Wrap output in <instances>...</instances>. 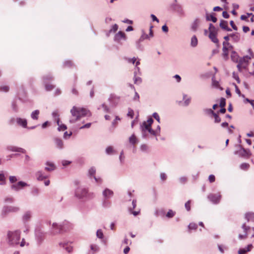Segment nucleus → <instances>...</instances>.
<instances>
[{
	"instance_id": "nucleus-9",
	"label": "nucleus",
	"mask_w": 254,
	"mask_h": 254,
	"mask_svg": "<svg viewBox=\"0 0 254 254\" xmlns=\"http://www.w3.org/2000/svg\"><path fill=\"white\" fill-rule=\"evenodd\" d=\"M233 46L228 42H223L222 56L225 60L228 58L229 51L232 50Z\"/></svg>"
},
{
	"instance_id": "nucleus-6",
	"label": "nucleus",
	"mask_w": 254,
	"mask_h": 254,
	"mask_svg": "<svg viewBox=\"0 0 254 254\" xmlns=\"http://www.w3.org/2000/svg\"><path fill=\"white\" fill-rule=\"evenodd\" d=\"M34 233L37 244L38 245H41L45 239L46 233L43 231L40 228L37 227L35 229Z\"/></svg>"
},
{
	"instance_id": "nucleus-30",
	"label": "nucleus",
	"mask_w": 254,
	"mask_h": 254,
	"mask_svg": "<svg viewBox=\"0 0 254 254\" xmlns=\"http://www.w3.org/2000/svg\"><path fill=\"white\" fill-rule=\"evenodd\" d=\"M129 142L130 144L134 145L138 143V141L135 135L132 134L129 138Z\"/></svg>"
},
{
	"instance_id": "nucleus-62",
	"label": "nucleus",
	"mask_w": 254,
	"mask_h": 254,
	"mask_svg": "<svg viewBox=\"0 0 254 254\" xmlns=\"http://www.w3.org/2000/svg\"><path fill=\"white\" fill-rule=\"evenodd\" d=\"M212 85L216 88H218L219 86V83L218 81L214 80L212 81Z\"/></svg>"
},
{
	"instance_id": "nucleus-48",
	"label": "nucleus",
	"mask_w": 254,
	"mask_h": 254,
	"mask_svg": "<svg viewBox=\"0 0 254 254\" xmlns=\"http://www.w3.org/2000/svg\"><path fill=\"white\" fill-rule=\"evenodd\" d=\"M142 82L141 78L139 77H136L134 76V83L135 84H140Z\"/></svg>"
},
{
	"instance_id": "nucleus-52",
	"label": "nucleus",
	"mask_w": 254,
	"mask_h": 254,
	"mask_svg": "<svg viewBox=\"0 0 254 254\" xmlns=\"http://www.w3.org/2000/svg\"><path fill=\"white\" fill-rule=\"evenodd\" d=\"M226 105V100L225 98H222L221 99H220V106L221 107V108H223L225 107Z\"/></svg>"
},
{
	"instance_id": "nucleus-2",
	"label": "nucleus",
	"mask_w": 254,
	"mask_h": 254,
	"mask_svg": "<svg viewBox=\"0 0 254 254\" xmlns=\"http://www.w3.org/2000/svg\"><path fill=\"white\" fill-rule=\"evenodd\" d=\"M70 113L72 117L69 121L70 124L75 123L82 117L91 116L89 110L83 107H77L75 106L70 110Z\"/></svg>"
},
{
	"instance_id": "nucleus-19",
	"label": "nucleus",
	"mask_w": 254,
	"mask_h": 254,
	"mask_svg": "<svg viewBox=\"0 0 254 254\" xmlns=\"http://www.w3.org/2000/svg\"><path fill=\"white\" fill-rule=\"evenodd\" d=\"M17 125L23 128L27 127V121L26 119L17 117L16 118Z\"/></svg>"
},
{
	"instance_id": "nucleus-35",
	"label": "nucleus",
	"mask_w": 254,
	"mask_h": 254,
	"mask_svg": "<svg viewBox=\"0 0 254 254\" xmlns=\"http://www.w3.org/2000/svg\"><path fill=\"white\" fill-rule=\"evenodd\" d=\"M96 173V169L94 167H91L88 170V175L90 177H93L94 178V176H95Z\"/></svg>"
},
{
	"instance_id": "nucleus-39",
	"label": "nucleus",
	"mask_w": 254,
	"mask_h": 254,
	"mask_svg": "<svg viewBox=\"0 0 254 254\" xmlns=\"http://www.w3.org/2000/svg\"><path fill=\"white\" fill-rule=\"evenodd\" d=\"M199 20L198 19H196L192 24L191 29L194 31L196 30V29L197 28Z\"/></svg>"
},
{
	"instance_id": "nucleus-20",
	"label": "nucleus",
	"mask_w": 254,
	"mask_h": 254,
	"mask_svg": "<svg viewBox=\"0 0 254 254\" xmlns=\"http://www.w3.org/2000/svg\"><path fill=\"white\" fill-rule=\"evenodd\" d=\"M221 197L220 193L210 194L208 195L209 199L214 203H218L220 200Z\"/></svg>"
},
{
	"instance_id": "nucleus-47",
	"label": "nucleus",
	"mask_w": 254,
	"mask_h": 254,
	"mask_svg": "<svg viewBox=\"0 0 254 254\" xmlns=\"http://www.w3.org/2000/svg\"><path fill=\"white\" fill-rule=\"evenodd\" d=\"M90 249L92 251H93L94 253L96 252L99 251V247L98 246L96 245H91Z\"/></svg>"
},
{
	"instance_id": "nucleus-8",
	"label": "nucleus",
	"mask_w": 254,
	"mask_h": 254,
	"mask_svg": "<svg viewBox=\"0 0 254 254\" xmlns=\"http://www.w3.org/2000/svg\"><path fill=\"white\" fill-rule=\"evenodd\" d=\"M209 38L211 40V41L213 42L218 44L219 43V40L216 37L217 30L214 26L212 24H209Z\"/></svg>"
},
{
	"instance_id": "nucleus-7",
	"label": "nucleus",
	"mask_w": 254,
	"mask_h": 254,
	"mask_svg": "<svg viewBox=\"0 0 254 254\" xmlns=\"http://www.w3.org/2000/svg\"><path fill=\"white\" fill-rule=\"evenodd\" d=\"M20 210L19 207L10 205H4L1 210V215L2 218L5 217L9 213H16Z\"/></svg>"
},
{
	"instance_id": "nucleus-34",
	"label": "nucleus",
	"mask_w": 254,
	"mask_h": 254,
	"mask_svg": "<svg viewBox=\"0 0 254 254\" xmlns=\"http://www.w3.org/2000/svg\"><path fill=\"white\" fill-rule=\"evenodd\" d=\"M31 193L33 196H37L40 193V190L37 188H33L31 190Z\"/></svg>"
},
{
	"instance_id": "nucleus-49",
	"label": "nucleus",
	"mask_w": 254,
	"mask_h": 254,
	"mask_svg": "<svg viewBox=\"0 0 254 254\" xmlns=\"http://www.w3.org/2000/svg\"><path fill=\"white\" fill-rule=\"evenodd\" d=\"M127 116L128 117L130 118L131 119L133 118V117H134V112H133V111L132 109H128Z\"/></svg>"
},
{
	"instance_id": "nucleus-44",
	"label": "nucleus",
	"mask_w": 254,
	"mask_h": 254,
	"mask_svg": "<svg viewBox=\"0 0 254 254\" xmlns=\"http://www.w3.org/2000/svg\"><path fill=\"white\" fill-rule=\"evenodd\" d=\"M9 182L11 184H14V183L17 182V178L14 176H10L9 178Z\"/></svg>"
},
{
	"instance_id": "nucleus-28",
	"label": "nucleus",
	"mask_w": 254,
	"mask_h": 254,
	"mask_svg": "<svg viewBox=\"0 0 254 254\" xmlns=\"http://www.w3.org/2000/svg\"><path fill=\"white\" fill-rule=\"evenodd\" d=\"M245 218L249 221H254V213L253 212H247L245 214Z\"/></svg>"
},
{
	"instance_id": "nucleus-61",
	"label": "nucleus",
	"mask_w": 254,
	"mask_h": 254,
	"mask_svg": "<svg viewBox=\"0 0 254 254\" xmlns=\"http://www.w3.org/2000/svg\"><path fill=\"white\" fill-rule=\"evenodd\" d=\"M5 180V176H4V174L3 173V172L1 171L0 173V182L4 181Z\"/></svg>"
},
{
	"instance_id": "nucleus-36",
	"label": "nucleus",
	"mask_w": 254,
	"mask_h": 254,
	"mask_svg": "<svg viewBox=\"0 0 254 254\" xmlns=\"http://www.w3.org/2000/svg\"><path fill=\"white\" fill-rule=\"evenodd\" d=\"M215 13L210 14L209 15H207L206 19L208 21L211 20L213 22H216L217 21V18L214 15Z\"/></svg>"
},
{
	"instance_id": "nucleus-15",
	"label": "nucleus",
	"mask_w": 254,
	"mask_h": 254,
	"mask_svg": "<svg viewBox=\"0 0 254 254\" xmlns=\"http://www.w3.org/2000/svg\"><path fill=\"white\" fill-rule=\"evenodd\" d=\"M54 144L56 148L59 150H63L64 148V145L63 140L58 137L53 138Z\"/></svg>"
},
{
	"instance_id": "nucleus-17",
	"label": "nucleus",
	"mask_w": 254,
	"mask_h": 254,
	"mask_svg": "<svg viewBox=\"0 0 254 254\" xmlns=\"http://www.w3.org/2000/svg\"><path fill=\"white\" fill-rule=\"evenodd\" d=\"M62 231L63 232H65L70 231L73 228V225L67 221H64L62 223Z\"/></svg>"
},
{
	"instance_id": "nucleus-25",
	"label": "nucleus",
	"mask_w": 254,
	"mask_h": 254,
	"mask_svg": "<svg viewBox=\"0 0 254 254\" xmlns=\"http://www.w3.org/2000/svg\"><path fill=\"white\" fill-rule=\"evenodd\" d=\"M96 236L98 238L100 239L101 242L105 244L106 241L104 239V234L102 230L101 229H98L96 232Z\"/></svg>"
},
{
	"instance_id": "nucleus-54",
	"label": "nucleus",
	"mask_w": 254,
	"mask_h": 254,
	"mask_svg": "<svg viewBox=\"0 0 254 254\" xmlns=\"http://www.w3.org/2000/svg\"><path fill=\"white\" fill-rule=\"evenodd\" d=\"M121 121V119L119 117H116L115 120L114 122L112 123V124L114 126L116 127L118 125V122Z\"/></svg>"
},
{
	"instance_id": "nucleus-63",
	"label": "nucleus",
	"mask_w": 254,
	"mask_h": 254,
	"mask_svg": "<svg viewBox=\"0 0 254 254\" xmlns=\"http://www.w3.org/2000/svg\"><path fill=\"white\" fill-rule=\"evenodd\" d=\"M127 61L128 63H132V64H135V62H136V59L135 58H133L132 59H127Z\"/></svg>"
},
{
	"instance_id": "nucleus-24",
	"label": "nucleus",
	"mask_w": 254,
	"mask_h": 254,
	"mask_svg": "<svg viewBox=\"0 0 254 254\" xmlns=\"http://www.w3.org/2000/svg\"><path fill=\"white\" fill-rule=\"evenodd\" d=\"M253 248V245L250 244L247 248L240 249L238 251V253L239 254H245L246 253L251 251Z\"/></svg>"
},
{
	"instance_id": "nucleus-11",
	"label": "nucleus",
	"mask_w": 254,
	"mask_h": 254,
	"mask_svg": "<svg viewBox=\"0 0 254 254\" xmlns=\"http://www.w3.org/2000/svg\"><path fill=\"white\" fill-rule=\"evenodd\" d=\"M250 59V58L247 56L239 60L237 67L239 71H241L242 69L246 68L247 67Z\"/></svg>"
},
{
	"instance_id": "nucleus-22",
	"label": "nucleus",
	"mask_w": 254,
	"mask_h": 254,
	"mask_svg": "<svg viewBox=\"0 0 254 254\" xmlns=\"http://www.w3.org/2000/svg\"><path fill=\"white\" fill-rule=\"evenodd\" d=\"M32 215V212L31 211H26L23 215L22 217V221L24 223H26L30 220Z\"/></svg>"
},
{
	"instance_id": "nucleus-57",
	"label": "nucleus",
	"mask_w": 254,
	"mask_h": 254,
	"mask_svg": "<svg viewBox=\"0 0 254 254\" xmlns=\"http://www.w3.org/2000/svg\"><path fill=\"white\" fill-rule=\"evenodd\" d=\"M210 183H213L215 181V177L213 175H210L208 177Z\"/></svg>"
},
{
	"instance_id": "nucleus-10",
	"label": "nucleus",
	"mask_w": 254,
	"mask_h": 254,
	"mask_svg": "<svg viewBox=\"0 0 254 254\" xmlns=\"http://www.w3.org/2000/svg\"><path fill=\"white\" fill-rule=\"evenodd\" d=\"M153 121L152 118L149 119L147 121L144 122L142 126V130L143 131H148L150 134L152 135L155 134V132L154 130L152 129L151 127V126L153 123Z\"/></svg>"
},
{
	"instance_id": "nucleus-40",
	"label": "nucleus",
	"mask_w": 254,
	"mask_h": 254,
	"mask_svg": "<svg viewBox=\"0 0 254 254\" xmlns=\"http://www.w3.org/2000/svg\"><path fill=\"white\" fill-rule=\"evenodd\" d=\"M197 44V39L195 36H193L191 39V45L193 47H195Z\"/></svg>"
},
{
	"instance_id": "nucleus-53",
	"label": "nucleus",
	"mask_w": 254,
	"mask_h": 254,
	"mask_svg": "<svg viewBox=\"0 0 254 254\" xmlns=\"http://www.w3.org/2000/svg\"><path fill=\"white\" fill-rule=\"evenodd\" d=\"M72 134V133L71 131H70L69 133L67 132V131H65L64 134V138L65 139H67L71 136Z\"/></svg>"
},
{
	"instance_id": "nucleus-33",
	"label": "nucleus",
	"mask_w": 254,
	"mask_h": 254,
	"mask_svg": "<svg viewBox=\"0 0 254 254\" xmlns=\"http://www.w3.org/2000/svg\"><path fill=\"white\" fill-rule=\"evenodd\" d=\"M11 108L13 111L14 113H18L19 112V108L16 104V103L15 101H13L11 103Z\"/></svg>"
},
{
	"instance_id": "nucleus-12",
	"label": "nucleus",
	"mask_w": 254,
	"mask_h": 254,
	"mask_svg": "<svg viewBox=\"0 0 254 254\" xmlns=\"http://www.w3.org/2000/svg\"><path fill=\"white\" fill-rule=\"evenodd\" d=\"M62 224L53 223L50 230V234L52 235H56L58 234L62 233Z\"/></svg>"
},
{
	"instance_id": "nucleus-27",
	"label": "nucleus",
	"mask_w": 254,
	"mask_h": 254,
	"mask_svg": "<svg viewBox=\"0 0 254 254\" xmlns=\"http://www.w3.org/2000/svg\"><path fill=\"white\" fill-rule=\"evenodd\" d=\"M54 79V77L51 74H48L43 76L42 80L43 83H48Z\"/></svg>"
},
{
	"instance_id": "nucleus-3",
	"label": "nucleus",
	"mask_w": 254,
	"mask_h": 254,
	"mask_svg": "<svg viewBox=\"0 0 254 254\" xmlns=\"http://www.w3.org/2000/svg\"><path fill=\"white\" fill-rule=\"evenodd\" d=\"M20 234V230L8 231L7 234V240L8 245L13 247L19 245Z\"/></svg>"
},
{
	"instance_id": "nucleus-60",
	"label": "nucleus",
	"mask_w": 254,
	"mask_h": 254,
	"mask_svg": "<svg viewBox=\"0 0 254 254\" xmlns=\"http://www.w3.org/2000/svg\"><path fill=\"white\" fill-rule=\"evenodd\" d=\"M101 106L103 108L105 112H108L109 111V108L107 107L105 104H102Z\"/></svg>"
},
{
	"instance_id": "nucleus-64",
	"label": "nucleus",
	"mask_w": 254,
	"mask_h": 254,
	"mask_svg": "<svg viewBox=\"0 0 254 254\" xmlns=\"http://www.w3.org/2000/svg\"><path fill=\"white\" fill-rule=\"evenodd\" d=\"M140 149L142 151H146L148 149V146L146 144H142L140 146Z\"/></svg>"
},
{
	"instance_id": "nucleus-18",
	"label": "nucleus",
	"mask_w": 254,
	"mask_h": 254,
	"mask_svg": "<svg viewBox=\"0 0 254 254\" xmlns=\"http://www.w3.org/2000/svg\"><path fill=\"white\" fill-rule=\"evenodd\" d=\"M6 149L8 151H12V152H21L22 153H25L26 152V151L25 149H24L22 148L18 147L17 146H11V145L8 146L6 147Z\"/></svg>"
},
{
	"instance_id": "nucleus-4",
	"label": "nucleus",
	"mask_w": 254,
	"mask_h": 254,
	"mask_svg": "<svg viewBox=\"0 0 254 254\" xmlns=\"http://www.w3.org/2000/svg\"><path fill=\"white\" fill-rule=\"evenodd\" d=\"M242 232H240L238 238L240 240H245L247 239L249 235H251V237H254V227H250L243 224L242 226Z\"/></svg>"
},
{
	"instance_id": "nucleus-16",
	"label": "nucleus",
	"mask_w": 254,
	"mask_h": 254,
	"mask_svg": "<svg viewBox=\"0 0 254 254\" xmlns=\"http://www.w3.org/2000/svg\"><path fill=\"white\" fill-rule=\"evenodd\" d=\"M59 245L61 248L65 250L68 253L70 254L72 253L73 248L69 242H60Z\"/></svg>"
},
{
	"instance_id": "nucleus-46",
	"label": "nucleus",
	"mask_w": 254,
	"mask_h": 254,
	"mask_svg": "<svg viewBox=\"0 0 254 254\" xmlns=\"http://www.w3.org/2000/svg\"><path fill=\"white\" fill-rule=\"evenodd\" d=\"M213 116L215 119V123H219L221 122V118L219 117L217 114L215 113L214 114Z\"/></svg>"
},
{
	"instance_id": "nucleus-58",
	"label": "nucleus",
	"mask_w": 254,
	"mask_h": 254,
	"mask_svg": "<svg viewBox=\"0 0 254 254\" xmlns=\"http://www.w3.org/2000/svg\"><path fill=\"white\" fill-rule=\"evenodd\" d=\"M91 123H87L85 125L80 127L79 128L83 129V128H89L91 127Z\"/></svg>"
},
{
	"instance_id": "nucleus-37",
	"label": "nucleus",
	"mask_w": 254,
	"mask_h": 254,
	"mask_svg": "<svg viewBox=\"0 0 254 254\" xmlns=\"http://www.w3.org/2000/svg\"><path fill=\"white\" fill-rule=\"evenodd\" d=\"M44 84L45 85V89L47 91H51L55 88V86L52 84H48V83Z\"/></svg>"
},
{
	"instance_id": "nucleus-38",
	"label": "nucleus",
	"mask_w": 254,
	"mask_h": 254,
	"mask_svg": "<svg viewBox=\"0 0 254 254\" xmlns=\"http://www.w3.org/2000/svg\"><path fill=\"white\" fill-rule=\"evenodd\" d=\"M58 130L59 131L64 130L67 129V127L64 124H60V122H59Z\"/></svg>"
},
{
	"instance_id": "nucleus-41",
	"label": "nucleus",
	"mask_w": 254,
	"mask_h": 254,
	"mask_svg": "<svg viewBox=\"0 0 254 254\" xmlns=\"http://www.w3.org/2000/svg\"><path fill=\"white\" fill-rule=\"evenodd\" d=\"M14 199L12 197H6L4 198V202L7 203H12L14 202Z\"/></svg>"
},
{
	"instance_id": "nucleus-26",
	"label": "nucleus",
	"mask_w": 254,
	"mask_h": 254,
	"mask_svg": "<svg viewBox=\"0 0 254 254\" xmlns=\"http://www.w3.org/2000/svg\"><path fill=\"white\" fill-rule=\"evenodd\" d=\"M40 111L35 110L32 112L30 115L31 119L33 120H38L39 119Z\"/></svg>"
},
{
	"instance_id": "nucleus-29",
	"label": "nucleus",
	"mask_w": 254,
	"mask_h": 254,
	"mask_svg": "<svg viewBox=\"0 0 254 254\" xmlns=\"http://www.w3.org/2000/svg\"><path fill=\"white\" fill-rule=\"evenodd\" d=\"M220 26L221 28L226 30V31H231V29L229 28L228 26V23L227 21L224 20H222L220 23Z\"/></svg>"
},
{
	"instance_id": "nucleus-50",
	"label": "nucleus",
	"mask_w": 254,
	"mask_h": 254,
	"mask_svg": "<svg viewBox=\"0 0 254 254\" xmlns=\"http://www.w3.org/2000/svg\"><path fill=\"white\" fill-rule=\"evenodd\" d=\"M64 66L65 67H70L72 65V62L71 61H66L64 63Z\"/></svg>"
},
{
	"instance_id": "nucleus-42",
	"label": "nucleus",
	"mask_w": 254,
	"mask_h": 254,
	"mask_svg": "<svg viewBox=\"0 0 254 254\" xmlns=\"http://www.w3.org/2000/svg\"><path fill=\"white\" fill-rule=\"evenodd\" d=\"M175 214V212L172 210L170 209L168 211L166 214V216L168 218H172L174 216Z\"/></svg>"
},
{
	"instance_id": "nucleus-13",
	"label": "nucleus",
	"mask_w": 254,
	"mask_h": 254,
	"mask_svg": "<svg viewBox=\"0 0 254 254\" xmlns=\"http://www.w3.org/2000/svg\"><path fill=\"white\" fill-rule=\"evenodd\" d=\"M28 186H29V185L27 183L23 181H19L16 184H12L10 186V189L15 191H18L24 187Z\"/></svg>"
},
{
	"instance_id": "nucleus-45",
	"label": "nucleus",
	"mask_w": 254,
	"mask_h": 254,
	"mask_svg": "<svg viewBox=\"0 0 254 254\" xmlns=\"http://www.w3.org/2000/svg\"><path fill=\"white\" fill-rule=\"evenodd\" d=\"M197 228V224L194 223H190V225H189V229L190 230H196Z\"/></svg>"
},
{
	"instance_id": "nucleus-59",
	"label": "nucleus",
	"mask_w": 254,
	"mask_h": 254,
	"mask_svg": "<svg viewBox=\"0 0 254 254\" xmlns=\"http://www.w3.org/2000/svg\"><path fill=\"white\" fill-rule=\"evenodd\" d=\"M206 113L208 115H211L212 116H213L214 114H215V113L211 109H206L205 110Z\"/></svg>"
},
{
	"instance_id": "nucleus-32",
	"label": "nucleus",
	"mask_w": 254,
	"mask_h": 254,
	"mask_svg": "<svg viewBox=\"0 0 254 254\" xmlns=\"http://www.w3.org/2000/svg\"><path fill=\"white\" fill-rule=\"evenodd\" d=\"M53 118L54 120L57 122V124H59V122H60V119L59 118V115L57 111H54L52 113Z\"/></svg>"
},
{
	"instance_id": "nucleus-51",
	"label": "nucleus",
	"mask_w": 254,
	"mask_h": 254,
	"mask_svg": "<svg viewBox=\"0 0 254 254\" xmlns=\"http://www.w3.org/2000/svg\"><path fill=\"white\" fill-rule=\"evenodd\" d=\"M9 90V87L6 85L0 87V91L3 92H8Z\"/></svg>"
},
{
	"instance_id": "nucleus-21",
	"label": "nucleus",
	"mask_w": 254,
	"mask_h": 254,
	"mask_svg": "<svg viewBox=\"0 0 254 254\" xmlns=\"http://www.w3.org/2000/svg\"><path fill=\"white\" fill-rule=\"evenodd\" d=\"M35 176L37 180L39 181H42L49 177L48 175H46L42 171H39L37 172L35 174Z\"/></svg>"
},
{
	"instance_id": "nucleus-1",
	"label": "nucleus",
	"mask_w": 254,
	"mask_h": 254,
	"mask_svg": "<svg viewBox=\"0 0 254 254\" xmlns=\"http://www.w3.org/2000/svg\"><path fill=\"white\" fill-rule=\"evenodd\" d=\"M74 185V196L78 199H90L94 197L93 193H89L88 188L80 185V182L77 180L73 182Z\"/></svg>"
},
{
	"instance_id": "nucleus-23",
	"label": "nucleus",
	"mask_w": 254,
	"mask_h": 254,
	"mask_svg": "<svg viewBox=\"0 0 254 254\" xmlns=\"http://www.w3.org/2000/svg\"><path fill=\"white\" fill-rule=\"evenodd\" d=\"M46 166L45 167V170L48 172H51L54 171L56 169V167L55 164L51 162L47 161L45 163Z\"/></svg>"
},
{
	"instance_id": "nucleus-14",
	"label": "nucleus",
	"mask_w": 254,
	"mask_h": 254,
	"mask_svg": "<svg viewBox=\"0 0 254 254\" xmlns=\"http://www.w3.org/2000/svg\"><path fill=\"white\" fill-rule=\"evenodd\" d=\"M114 40L115 42L122 44V41L127 40V36L125 32L120 31L115 35Z\"/></svg>"
},
{
	"instance_id": "nucleus-56",
	"label": "nucleus",
	"mask_w": 254,
	"mask_h": 254,
	"mask_svg": "<svg viewBox=\"0 0 254 254\" xmlns=\"http://www.w3.org/2000/svg\"><path fill=\"white\" fill-rule=\"evenodd\" d=\"M93 178L94 179L96 183H97L99 185H100L102 184V180L100 178H97L95 176H94Z\"/></svg>"
},
{
	"instance_id": "nucleus-55",
	"label": "nucleus",
	"mask_w": 254,
	"mask_h": 254,
	"mask_svg": "<svg viewBox=\"0 0 254 254\" xmlns=\"http://www.w3.org/2000/svg\"><path fill=\"white\" fill-rule=\"evenodd\" d=\"M190 200H188L185 203V208L188 211H190Z\"/></svg>"
},
{
	"instance_id": "nucleus-31",
	"label": "nucleus",
	"mask_w": 254,
	"mask_h": 254,
	"mask_svg": "<svg viewBox=\"0 0 254 254\" xmlns=\"http://www.w3.org/2000/svg\"><path fill=\"white\" fill-rule=\"evenodd\" d=\"M231 58L232 60L234 62L238 63L239 61V56L237 53L235 51H232L231 53Z\"/></svg>"
},
{
	"instance_id": "nucleus-5",
	"label": "nucleus",
	"mask_w": 254,
	"mask_h": 254,
	"mask_svg": "<svg viewBox=\"0 0 254 254\" xmlns=\"http://www.w3.org/2000/svg\"><path fill=\"white\" fill-rule=\"evenodd\" d=\"M102 206L105 208L110 206L111 190L109 189H105L102 192Z\"/></svg>"
},
{
	"instance_id": "nucleus-43",
	"label": "nucleus",
	"mask_w": 254,
	"mask_h": 254,
	"mask_svg": "<svg viewBox=\"0 0 254 254\" xmlns=\"http://www.w3.org/2000/svg\"><path fill=\"white\" fill-rule=\"evenodd\" d=\"M240 167L242 170H247L250 167V165L248 163H244L241 165Z\"/></svg>"
}]
</instances>
